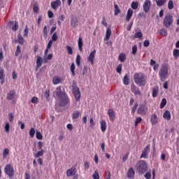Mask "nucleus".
<instances>
[{
	"label": "nucleus",
	"mask_w": 179,
	"mask_h": 179,
	"mask_svg": "<svg viewBox=\"0 0 179 179\" xmlns=\"http://www.w3.org/2000/svg\"><path fill=\"white\" fill-rule=\"evenodd\" d=\"M71 69V72L72 74V76H75L76 73H75V69H76V67L75 66V63H72L70 67Z\"/></svg>",
	"instance_id": "e433bc0d"
},
{
	"label": "nucleus",
	"mask_w": 179,
	"mask_h": 179,
	"mask_svg": "<svg viewBox=\"0 0 179 179\" xmlns=\"http://www.w3.org/2000/svg\"><path fill=\"white\" fill-rule=\"evenodd\" d=\"M141 122H142V117H136L134 122L135 127H137L138 124H141Z\"/></svg>",
	"instance_id": "de8ad7c7"
},
{
	"label": "nucleus",
	"mask_w": 179,
	"mask_h": 179,
	"mask_svg": "<svg viewBox=\"0 0 179 179\" xmlns=\"http://www.w3.org/2000/svg\"><path fill=\"white\" fill-rule=\"evenodd\" d=\"M101 124V131L102 132H106V131H107V122H106V120H101L100 122Z\"/></svg>",
	"instance_id": "aec40b11"
},
{
	"label": "nucleus",
	"mask_w": 179,
	"mask_h": 179,
	"mask_svg": "<svg viewBox=\"0 0 179 179\" xmlns=\"http://www.w3.org/2000/svg\"><path fill=\"white\" fill-rule=\"evenodd\" d=\"M78 44L79 51L82 52L83 50V41L82 37H79Z\"/></svg>",
	"instance_id": "c85d7f7f"
},
{
	"label": "nucleus",
	"mask_w": 179,
	"mask_h": 179,
	"mask_svg": "<svg viewBox=\"0 0 179 179\" xmlns=\"http://www.w3.org/2000/svg\"><path fill=\"white\" fill-rule=\"evenodd\" d=\"M18 29H19V22H17V21H15V24L12 27V30H13V31H17Z\"/></svg>",
	"instance_id": "49530a36"
},
{
	"label": "nucleus",
	"mask_w": 179,
	"mask_h": 179,
	"mask_svg": "<svg viewBox=\"0 0 179 179\" xmlns=\"http://www.w3.org/2000/svg\"><path fill=\"white\" fill-rule=\"evenodd\" d=\"M168 8L171 10V9H174V3L172 0H169L168 2Z\"/></svg>",
	"instance_id": "79ce46f5"
},
{
	"label": "nucleus",
	"mask_w": 179,
	"mask_h": 179,
	"mask_svg": "<svg viewBox=\"0 0 179 179\" xmlns=\"http://www.w3.org/2000/svg\"><path fill=\"white\" fill-rule=\"evenodd\" d=\"M15 41L16 43H18V44H20L21 45H23V44H24V38L21 34H18L17 40Z\"/></svg>",
	"instance_id": "393cba45"
},
{
	"label": "nucleus",
	"mask_w": 179,
	"mask_h": 179,
	"mask_svg": "<svg viewBox=\"0 0 179 179\" xmlns=\"http://www.w3.org/2000/svg\"><path fill=\"white\" fill-rule=\"evenodd\" d=\"M76 173L75 168H71L66 171L67 177H72L73 176H75Z\"/></svg>",
	"instance_id": "5701e85b"
},
{
	"label": "nucleus",
	"mask_w": 179,
	"mask_h": 179,
	"mask_svg": "<svg viewBox=\"0 0 179 179\" xmlns=\"http://www.w3.org/2000/svg\"><path fill=\"white\" fill-rule=\"evenodd\" d=\"M101 24H103V26H105V27H107V26H108V24L106 22V17H104V16L102 17Z\"/></svg>",
	"instance_id": "338daca9"
},
{
	"label": "nucleus",
	"mask_w": 179,
	"mask_h": 179,
	"mask_svg": "<svg viewBox=\"0 0 179 179\" xmlns=\"http://www.w3.org/2000/svg\"><path fill=\"white\" fill-rule=\"evenodd\" d=\"M173 23H174V20H173V15L170 14L165 15L163 21V25L164 26V27L169 29V27H170V26H171Z\"/></svg>",
	"instance_id": "423d86ee"
},
{
	"label": "nucleus",
	"mask_w": 179,
	"mask_h": 179,
	"mask_svg": "<svg viewBox=\"0 0 179 179\" xmlns=\"http://www.w3.org/2000/svg\"><path fill=\"white\" fill-rule=\"evenodd\" d=\"M8 155H9V149L6 148L3 150V159H6V157L8 156Z\"/></svg>",
	"instance_id": "8fccbe9b"
},
{
	"label": "nucleus",
	"mask_w": 179,
	"mask_h": 179,
	"mask_svg": "<svg viewBox=\"0 0 179 179\" xmlns=\"http://www.w3.org/2000/svg\"><path fill=\"white\" fill-rule=\"evenodd\" d=\"M127 178H134L135 177V171H134V168H129L127 173Z\"/></svg>",
	"instance_id": "6ab92c4d"
},
{
	"label": "nucleus",
	"mask_w": 179,
	"mask_h": 179,
	"mask_svg": "<svg viewBox=\"0 0 179 179\" xmlns=\"http://www.w3.org/2000/svg\"><path fill=\"white\" fill-rule=\"evenodd\" d=\"M136 171L140 174H145V171H148V163L145 160H139L134 167Z\"/></svg>",
	"instance_id": "20e7f679"
},
{
	"label": "nucleus",
	"mask_w": 179,
	"mask_h": 179,
	"mask_svg": "<svg viewBox=\"0 0 179 179\" xmlns=\"http://www.w3.org/2000/svg\"><path fill=\"white\" fill-rule=\"evenodd\" d=\"M160 34L164 36V37L167 36V29L163 28L160 30Z\"/></svg>",
	"instance_id": "5fc2aeb1"
},
{
	"label": "nucleus",
	"mask_w": 179,
	"mask_h": 179,
	"mask_svg": "<svg viewBox=\"0 0 179 179\" xmlns=\"http://www.w3.org/2000/svg\"><path fill=\"white\" fill-rule=\"evenodd\" d=\"M111 29L108 28L106 29V37L104 38V41H107L108 40H110V38L111 37Z\"/></svg>",
	"instance_id": "a878e982"
},
{
	"label": "nucleus",
	"mask_w": 179,
	"mask_h": 179,
	"mask_svg": "<svg viewBox=\"0 0 179 179\" xmlns=\"http://www.w3.org/2000/svg\"><path fill=\"white\" fill-rule=\"evenodd\" d=\"M150 66H153V70L155 72L159 69V64H157L156 60H154L153 59H150Z\"/></svg>",
	"instance_id": "4be33fe9"
},
{
	"label": "nucleus",
	"mask_w": 179,
	"mask_h": 179,
	"mask_svg": "<svg viewBox=\"0 0 179 179\" xmlns=\"http://www.w3.org/2000/svg\"><path fill=\"white\" fill-rule=\"evenodd\" d=\"M115 16H117L119 13H121V10H120V8L118 7V5L115 4Z\"/></svg>",
	"instance_id": "c9c22d12"
},
{
	"label": "nucleus",
	"mask_w": 179,
	"mask_h": 179,
	"mask_svg": "<svg viewBox=\"0 0 179 179\" xmlns=\"http://www.w3.org/2000/svg\"><path fill=\"white\" fill-rule=\"evenodd\" d=\"M41 65H43V58L39 56L36 59V68H40Z\"/></svg>",
	"instance_id": "2f4dec72"
},
{
	"label": "nucleus",
	"mask_w": 179,
	"mask_h": 179,
	"mask_svg": "<svg viewBox=\"0 0 179 179\" xmlns=\"http://www.w3.org/2000/svg\"><path fill=\"white\" fill-rule=\"evenodd\" d=\"M37 153L34 154V156L36 159H38V157H41V156L44 155V150H39Z\"/></svg>",
	"instance_id": "473e14b6"
},
{
	"label": "nucleus",
	"mask_w": 179,
	"mask_h": 179,
	"mask_svg": "<svg viewBox=\"0 0 179 179\" xmlns=\"http://www.w3.org/2000/svg\"><path fill=\"white\" fill-rule=\"evenodd\" d=\"M16 96V92L15 90H10L7 94L6 99L7 100H13Z\"/></svg>",
	"instance_id": "dca6fc26"
},
{
	"label": "nucleus",
	"mask_w": 179,
	"mask_h": 179,
	"mask_svg": "<svg viewBox=\"0 0 179 179\" xmlns=\"http://www.w3.org/2000/svg\"><path fill=\"white\" fill-rule=\"evenodd\" d=\"M157 94H159V87H155L152 89V97H157Z\"/></svg>",
	"instance_id": "f704fd0d"
},
{
	"label": "nucleus",
	"mask_w": 179,
	"mask_h": 179,
	"mask_svg": "<svg viewBox=\"0 0 179 179\" xmlns=\"http://www.w3.org/2000/svg\"><path fill=\"white\" fill-rule=\"evenodd\" d=\"M132 15H134V10H132L131 8H129L126 15V22H129V20H131Z\"/></svg>",
	"instance_id": "a211bd4d"
},
{
	"label": "nucleus",
	"mask_w": 179,
	"mask_h": 179,
	"mask_svg": "<svg viewBox=\"0 0 179 179\" xmlns=\"http://www.w3.org/2000/svg\"><path fill=\"white\" fill-rule=\"evenodd\" d=\"M29 136L30 138H34V135H36V129L34 128L31 127L29 130Z\"/></svg>",
	"instance_id": "4c0bfd02"
},
{
	"label": "nucleus",
	"mask_w": 179,
	"mask_h": 179,
	"mask_svg": "<svg viewBox=\"0 0 179 179\" xmlns=\"http://www.w3.org/2000/svg\"><path fill=\"white\" fill-rule=\"evenodd\" d=\"M22 52V50L20 49V45H17V49H16V51H15V57H19V55Z\"/></svg>",
	"instance_id": "6e6d98bb"
},
{
	"label": "nucleus",
	"mask_w": 179,
	"mask_h": 179,
	"mask_svg": "<svg viewBox=\"0 0 179 179\" xmlns=\"http://www.w3.org/2000/svg\"><path fill=\"white\" fill-rule=\"evenodd\" d=\"M80 117V112L76 110L72 113V120H78Z\"/></svg>",
	"instance_id": "c756f323"
},
{
	"label": "nucleus",
	"mask_w": 179,
	"mask_h": 179,
	"mask_svg": "<svg viewBox=\"0 0 179 179\" xmlns=\"http://www.w3.org/2000/svg\"><path fill=\"white\" fill-rule=\"evenodd\" d=\"M122 71V64H119L116 69V71L117 73H121V71Z\"/></svg>",
	"instance_id": "0e129e2a"
},
{
	"label": "nucleus",
	"mask_w": 179,
	"mask_h": 179,
	"mask_svg": "<svg viewBox=\"0 0 179 179\" xmlns=\"http://www.w3.org/2000/svg\"><path fill=\"white\" fill-rule=\"evenodd\" d=\"M145 178L151 179L152 178V173L150 171L146 172L144 175Z\"/></svg>",
	"instance_id": "bf43d9fd"
},
{
	"label": "nucleus",
	"mask_w": 179,
	"mask_h": 179,
	"mask_svg": "<svg viewBox=\"0 0 179 179\" xmlns=\"http://www.w3.org/2000/svg\"><path fill=\"white\" fill-rule=\"evenodd\" d=\"M43 31L44 38H47V37H48V29L47 28V26L44 27Z\"/></svg>",
	"instance_id": "58836bf2"
},
{
	"label": "nucleus",
	"mask_w": 179,
	"mask_h": 179,
	"mask_svg": "<svg viewBox=\"0 0 179 179\" xmlns=\"http://www.w3.org/2000/svg\"><path fill=\"white\" fill-rule=\"evenodd\" d=\"M52 8L55 10H57L59 6H61V0H56L55 1L51 2Z\"/></svg>",
	"instance_id": "2eb2a0df"
},
{
	"label": "nucleus",
	"mask_w": 179,
	"mask_h": 179,
	"mask_svg": "<svg viewBox=\"0 0 179 179\" xmlns=\"http://www.w3.org/2000/svg\"><path fill=\"white\" fill-rule=\"evenodd\" d=\"M55 93L57 95V97H58L59 100V105L62 106L63 107L66 106V104H71V101H69V98L68 97V95L62 91V89L61 87H58L56 88Z\"/></svg>",
	"instance_id": "f257e3e1"
},
{
	"label": "nucleus",
	"mask_w": 179,
	"mask_h": 179,
	"mask_svg": "<svg viewBox=\"0 0 179 179\" xmlns=\"http://www.w3.org/2000/svg\"><path fill=\"white\" fill-rule=\"evenodd\" d=\"M150 122L152 125H157V124H159V117H157V115L156 114L151 115Z\"/></svg>",
	"instance_id": "4468645a"
},
{
	"label": "nucleus",
	"mask_w": 179,
	"mask_h": 179,
	"mask_svg": "<svg viewBox=\"0 0 179 179\" xmlns=\"http://www.w3.org/2000/svg\"><path fill=\"white\" fill-rule=\"evenodd\" d=\"M150 6H152V1L150 0H145L143 5V9L145 13L150 10Z\"/></svg>",
	"instance_id": "9b49d317"
},
{
	"label": "nucleus",
	"mask_w": 179,
	"mask_h": 179,
	"mask_svg": "<svg viewBox=\"0 0 179 179\" xmlns=\"http://www.w3.org/2000/svg\"><path fill=\"white\" fill-rule=\"evenodd\" d=\"M149 45H150V41H149V40H145L143 43V46L149 47Z\"/></svg>",
	"instance_id": "774afa93"
},
{
	"label": "nucleus",
	"mask_w": 179,
	"mask_h": 179,
	"mask_svg": "<svg viewBox=\"0 0 179 179\" xmlns=\"http://www.w3.org/2000/svg\"><path fill=\"white\" fill-rule=\"evenodd\" d=\"M149 152H150V144L147 145L140 157V159H148L149 157Z\"/></svg>",
	"instance_id": "1a4fd4ad"
},
{
	"label": "nucleus",
	"mask_w": 179,
	"mask_h": 179,
	"mask_svg": "<svg viewBox=\"0 0 179 179\" xmlns=\"http://www.w3.org/2000/svg\"><path fill=\"white\" fill-rule=\"evenodd\" d=\"M94 58H96V50L92 51L87 57V61L91 65H94Z\"/></svg>",
	"instance_id": "f8f14e48"
},
{
	"label": "nucleus",
	"mask_w": 179,
	"mask_h": 179,
	"mask_svg": "<svg viewBox=\"0 0 179 179\" xmlns=\"http://www.w3.org/2000/svg\"><path fill=\"white\" fill-rule=\"evenodd\" d=\"M62 78L58 77V76H55L52 78V83L53 85H59V83H62Z\"/></svg>",
	"instance_id": "b1692460"
},
{
	"label": "nucleus",
	"mask_w": 179,
	"mask_h": 179,
	"mask_svg": "<svg viewBox=\"0 0 179 179\" xmlns=\"http://www.w3.org/2000/svg\"><path fill=\"white\" fill-rule=\"evenodd\" d=\"M131 9H134V10H136L138 8H139V2L138 1H132L131 4Z\"/></svg>",
	"instance_id": "7c9ffc66"
},
{
	"label": "nucleus",
	"mask_w": 179,
	"mask_h": 179,
	"mask_svg": "<svg viewBox=\"0 0 179 179\" xmlns=\"http://www.w3.org/2000/svg\"><path fill=\"white\" fill-rule=\"evenodd\" d=\"M138 109V103H135L134 107L131 108V114H135V112Z\"/></svg>",
	"instance_id": "e2e57ef3"
},
{
	"label": "nucleus",
	"mask_w": 179,
	"mask_h": 179,
	"mask_svg": "<svg viewBox=\"0 0 179 179\" xmlns=\"http://www.w3.org/2000/svg\"><path fill=\"white\" fill-rule=\"evenodd\" d=\"M0 80L1 85L5 83V72L3 71V69L0 71Z\"/></svg>",
	"instance_id": "bb28decb"
},
{
	"label": "nucleus",
	"mask_w": 179,
	"mask_h": 179,
	"mask_svg": "<svg viewBox=\"0 0 179 179\" xmlns=\"http://www.w3.org/2000/svg\"><path fill=\"white\" fill-rule=\"evenodd\" d=\"M8 117H9V122H13V118H14L13 113H8Z\"/></svg>",
	"instance_id": "69168bd1"
},
{
	"label": "nucleus",
	"mask_w": 179,
	"mask_h": 179,
	"mask_svg": "<svg viewBox=\"0 0 179 179\" xmlns=\"http://www.w3.org/2000/svg\"><path fill=\"white\" fill-rule=\"evenodd\" d=\"M142 37H143V34H142L141 31H137L134 34V38H142Z\"/></svg>",
	"instance_id": "37998d69"
},
{
	"label": "nucleus",
	"mask_w": 179,
	"mask_h": 179,
	"mask_svg": "<svg viewBox=\"0 0 179 179\" xmlns=\"http://www.w3.org/2000/svg\"><path fill=\"white\" fill-rule=\"evenodd\" d=\"M93 179H100V176L99 175V171H95L92 175Z\"/></svg>",
	"instance_id": "4d7b16f0"
},
{
	"label": "nucleus",
	"mask_w": 179,
	"mask_h": 179,
	"mask_svg": "<svg viewBox=\"0 0 179 179\" xmlns=\"http://www.w3.org/2000/svg\"><path fill=\"white\" fill-rule=\"evenodd\" d=\"M148 106L145 104H141L139 106L138 108L137 109V113L140 115L145 116L148 114Z\"/></svg>",
	"instance_id": "6e6552de"
},
{
	"label": "nucleus",
	"mask_w": 179,
	"mask_h": 179,
	"mask_svg": "<svg viewBox=\"0 0 179 179\" xmlns=\"http://www.w3.org/2000/svg\"><path fill=\"white\" fill-rule=\"evenodd\" d=\"M131 90L132 93H134V96H142V92H141V90L135 85V84H132L131 85Z\"/></svg>",
	"instance_id": "9d476101"
},
{
	"label": "nucleus",
	"mask_w": 179,
	"mask_h": 179,
	"mask_svg": "<svg viewBox=\"0 0 179 179\" xmlns=\"http://www.w3.org/2000/svg\"><path fill=\"white\" fill-rule=\"evenodd\" d=\"M136 52H138V46H136V45H134L132 47L131 54H133V55H136Z\"/></svg>",
	"instance_id": "3c124183"
},
{
	"label": "nucleus",
	"mask_w": 179,
	"mask_h": 179,
	"mask_svg": "<svg viewBox=\"0 0 179 179\" xmlns=\"http://www.w3.org/2000/svg\"><path fill=\"white\" fill-rule=\"evenodd\" d=\"M10 128V124H9V122H7L4 127L5 132L8 134V132H9Z\"/></svg>",
	"instance_id": "052dcab7"
},
{
	"label": "nucleus",
	"mask_w": 179,
	"mask_h": 179,
	"mask_svg": "<svg viewBox=\"0 0 179 179\" xmlns=\"http://www.w3.org/2000/svg\"><path fill=\"white\" fill-rule=\"evenodd\" d=\"M4 172L6 176H8V178L13 179L15 176V169L13 166L10 164H7L4 169Z\"/></svg>",
	"instance_id": "39448f33"
},
{
	"label": "nucleus",
	"mask_w": 179,
	"mask_h": 179,
	"mask_svg": "<svg viewBox=\"0 0 179 179\" xmlns=\"http://www.w3.org/2000/svg\"><path fill=\"white\" fill-rule=\"evenodd\" d=\"M108 114L110 121L115 120V113H114V110L113 109H108Z\"/></svg>",
	"instance_id": "f3484780"
},
{
	"label": "nucleus",
	"mask_w": 179,
	"mask_h": 179,
	"mask_svg": "<svg viewBox=\"0 0 179 179\" xmlns=\"http://www.w3.org/2000/svg\"><path fill=\"white\" fill-rule=\"evenodd\" d=\"M72 89L73 94L75 97L76 101H80L81 97L80 91L79 90V87L76 86V83H73Z\"/></svg>",
	"instance_id": "0eeeda50"
},
{
	"label": "nucleus",
	"mask_w": 179,
	"mask_h": 179,
	"mask_svg": "<svg viewBox=\"0 0 179 179\" xmlns=\"http://www.w3.org/2000/svg\"><path fill=\"white\" fill-rule=\"evenodd\" d=\"M123 83L125 85V86H128V85H129V77H128V74H125L124 76Z\"/></svg>",
	"instance_id": "72a5a7b5"
},
{
	"label": "nucleus",
	"mask_w": 179,
	"mask_h": 179,
	"mask_svg": "<svg viewBox=\"0 0 179 179\" xmlns=\"http://www.w3.org/2000/svg\"><path fill=\"white\" fill-rule=\"evenodd\" d=\"M44 96L46 100H50V90H46L44 92Z\"/></svg>",
	"instance_id": "864d4df0"
},
{
	"label": "nucleus",
	"mask_w": 179,
	"mask_h": 179,
	"mask_svg": "<svg viewBox=\"0 0 179 179\" xmlns=\"http://www.w3.org/2000/svg\"><path fill=\"white\" fill-rule=\"evenodd\" d=\"M76 64L77 66H80V55H77L76 57Z\"/></svg>",
	"instance_id": "a18cd8bd"
},
{
	"label": "nucleus",
	"mask_w": 179,
	"mask_h": 179,
	"mask_svg": "<svg viewBox=\"0 0 179 179\" xmlns=\"http://www.w3.org/2000/svg\"><path fill=\"white\" fill-rule=\"evenodd\" d=\"M36 136L38 141L43 140V134L40 131H36Z\"/></svg>",
	"instance_id": "09e8293b"
},
{
	"label": "nucleus",
	"mask_w": 179,
	"mask_h": 179,
	"mask_svg": "<svg viewBox=\"0 0 179 179\" xmlns=\"http://www.w3.org/2000/svg\"><path fill=\"white\" fill-rule=\"evenodd\" d=\"M31 102L33 103V104H37L38 103V98L36 96H33Z\"/></svg>",
	"instance_id": "13d9d810"
},
{
	"label": "nucleus",
	"mask_w": 179,
	"mask_h": 179,
	"mask_svg": "<svg viewBox=\"0 0 179 179\" xmlns=\"http://www.w3.org/2000/svg\"><path fill=\"white\" fill-rule=\"evenodd\" d=\"M66 48L67 50L69 55H72V54H73V49H72V47L66 45Z\"/></svg>",
	"instance_id": "c03bdc74"
},
{
	"label": "nucleus",
	"mask_w": 179,
	"mask_h": 179,
	"mask_svg": "<svg viewBox=\"0 0 179 179\" xmlns=\"http://www.w3.org/2000/svg\"><path fill=\"white\" fill-rule=\"evenodd\" d=\"M173 55L175 58H178L179 57V50L178 49H174L173 52Z\"/></svg>",
	"instance_id": "603ef678"
},
{
	"label": "nucleus",
	"mask_w": 179,
	"mask_h": 179,
	"mask_svg": "<svg viewBox=\"0 0 179 179\" xmlns=\"http://www.w3.org/2000/svg\"><path fill=\"white\" fill-rule=\"evenodd\" d=\"M166 104H167V99H166V98H164L162 99L160 103V108H164V107H166Z\"/></svg>",
	"instance_id": "ea45409f"
},
{
	"label": "nucleus",
	"mask_w": 179,
	"mask_h": 179,
	"mask_svg": "<svg viewBox=\"0 0 179 179\" xmlns=\"http://www.w3.org/2000/svg\"><path fill=\"white\" fill-rule=\"evenodd\" d=\"M166 2L167 0H158L157 1V6H163Z\"/></svg>",
	"instance_id": "a19ab883"
},
{
	"label": "nucleus",
	"mask_w": 179,
	"mask_h": 179,
	"mask_svg": "<svg viewBox=\"0 0 179 179\" xmlns=\"http://www.w3.org/2000/svg\"><path fill=\"white\" fill-rule=\"evenodd\" d=\"M134 80L138 86H145L147 83L146 76L143 73H136L134 75Z\"/></svg>",
	"instance_id": "7ed1b4c3"
},
{
	"label": "nucleus",
	"mask_w": 179,
	"mask_h": 179,
	"mask_svg": "<svg viewBox=\"0 0 179 179\" xmlns=\"http://www.w3.org/2000/svg\"><path fill=\"white\" fill-rule=\"evenodd\" d=\"M79 25V19L76 16H72L71 19V26L73 29L76 28Z\"/></svg>",
	"instance_id": "ddd939ff"
},
{
	"label": "nucleus",
	"mask_w": 179,
	"mask_h": 179,
	"mask_svg": "<svg viewBox=\"0 0 179 179\" xmlns=\"http://www.w3.org/2000/svg\"><path fill=\"white\" fill-rule=\"evenodd\" d=\"M169 69L170 66H169V64L164 62V63L162 64L159 71V77L161 82H164L167 79V78H169Z\"/></svg>",
	"instance_id": "f03ea898"
},
{
	"label": "nucleus",
	"mask_w": 179,
	"mask_h": 179,
	"mask_svg": "<svg viewBox=\"0 0 179 179\" xmlns=\"http://www.w3.org/2000/svg\"><path fill=\"white\" fill-rule=\"evenodd\" d=\"M57 40H58V35L57 34V32H55L52 36V41H57Z\"/></svg>",
	"instance_id": "680f3d73"
},
{
	"label": "nucleus",
	"mask_w": 179,
	"mask_h": 179,
	"mask_svg": "<svg viewBox=\"0 0 179 179\" xmlns=\"http://www.w3.org/2000/svg\"><path fill=\"white\" fill-rule=\"evenodd\" d=\"M163 118L164 120H167V121H170L171 120V113L170 110H166L163 114Z\"/></svg>",
	"instance_id": "412c9836"
},
{
	"label": "nucleus",
	"mask_w": 179,
	"mask_h": 179,
	"mask_svg": "<svg viewBox=\"0 0 179 179\" xmlns=\"http://www.w3.org/2000/svg\"><path fill=\"white\" fill-rule=\"evenodd\" d=\"M118 61H120L121 62H125V61H127V55L125 53H121L119 55Z\"/></svg>",
	"instance_id": "cd10ccee"
}]
</instances>
